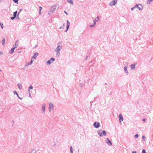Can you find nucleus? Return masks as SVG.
<instances>
[{"label": "nucleus", "instance_id": "1", "mask_svg": "<svg viewBox=\"0 0 153 153\" xmlns=\"http://www.w3.org/2000/svg\"><path fill=\"white\" fill-rule=\"evenodd\" d=\"M98 133L99 134L100 136L101 137L102 136V133H101V130H99L98 131ZM102 135L105 136L106 134L105 131H103L102 133Z\"/></svg>", "mask_w": 153, "mask_h": 153}, {"label": "nucleus", "instance_id": "2", "mask_svg": "<svg viewBox=\"0 0 153 153\" xmlns=\"http://www.w3.org/2000/svg\"><path fill=\"white\" fill-rule=\"evenodd\" d=\"M135 7H137L138 8V9L141 10L142 9L143 7L141 4H139L136 5L135 6Z\"/></svg>", "mask_w": 153, "mask_h": 153}, {"label": "nucleus", "instance_id": "3", "mask_svg": "<svg viewBox=\"0 0 153 153\" xmlns=\"http://www.w3.org/2000/svg\"><path fill=\"white\" fill-rule=\"evenodd\" d=\"M94 126L95 128H98L100 126V125L99 123L97 122H95L94 123Z\"/></svg>", "mask_w": 153, "mask_h": 153}, {"label": "nucleus", "instance_id": "4", "mask_svg": "<svg viewBox=\"0 0 153 153\" xmlns=\"http://www.w3.org/2000/svg\"><path fill=\"white\" fill-rule=\"evenodd\" d=\"M119 119L120 122L121 123V122L123 121V118L122 114H119Z\"/></svg>", "mask_w": 153, "mask_h": 153}, {"label": "nucleus", "instance_id": "5", "mask_svg": "<svg viewBox=\"0 0 153 153\" xmlns=\"http://www.w3.org/2000/svg\"><path fill=\"white\" fill-rule=\"evenodd\" d=\"M49 105L50 111L51 110H53V104L52 103H49Z\"/></svg>", "mask_w": 153, "mask_h": 153}, {"label": "nucleus", "instance_id": "6", "mask_svg": "<svg viewBox=\"0 0 153 153\" xmlns=\"http://www.w3.org/2000/svg\"><path fill=\"white\" fill-rule=\"evenodd\" d=\"M116 1H112L110 3V5L111 6H113L115 4V2Z\"/></svg>", "mask_w": 153, "mask_h": 153}, {"label": "nucleus", "instance_id": "7", "mask_svg": "<svg viewBox=\"0 0 153 153\" xmlns=\"http://www.w3.org/2000/svg\"><path fill=\"white\" fill-rule=\"evenodd\" d=\"M62 48V47L61 46H58L57 48H56V51L57 52L58 51H59Z\"/></svg>", "mask_w": 153, "mask_h": 153}, {"label": "nucleus", "instance_id": "8", "mask_svg": "<svg viewBox=\"0 0 153 153\" xmlns=\"http://www.w3.org/2000/svg\"><path fill=\"white\" fill-rule=\"evenodd\" d=\"M38 53H35L34 54L33 56L32 57V58L34 59H36V57L38 56Z\"/></svg>", "mask_w": 153, "mask_h": 153}, {"label": "nucleus", "instance_id": "9", "mask_svg": "<svg viewBox=\"0 0 153 153\" xmlns=\"http://www.w3.org/2000/svg\"><path fill=\"white\" fill-rule=\"evenodd\" d=\"M33 63V60H31V62L30 63H29L28 62L25 65V67H27V66H28L29 65H31L32 64V63Z\"/></svg>", "mask_w": 153, "mask_h": 153}, {"label": "nucleus", "instance_id": "10", "mask_svg": "<svg viewBox=\"0 0 153 153\" xmlns=\"http://www.w3.org/2000/svg\"><path fill=\"white\" fill-rule=\"evenodd\" d=\"M107 140H108V141L106 143L109 145H111L112 143L111 142V141L109 140L107 138Z\"/></svg>", "mask_w": 153, "mask_h": 153}, {"label": "nucleus", "instance_id": "11", "mask_svg": "<svg viewBox=\"0 0 153 153\" xmlns=\"http://www.w3.org/2000/svg\"><path fill=\"white\" fill-rule=\"evenodd\" d=\"M15 49V48L14 47L12 48V49L10 51L9 53H12L14 51Z\"/></svg>", "mask_w": 153, "mask_h": 153}, {"label": "nucleus", "instance_id": "12", "mask_svg": "<svg viewBox=\"0 0 153 153\" xmlns=\"http://www.w3.org/2000/svg\"><path fill=\"white\" fill-rule=\"evenodd\" d=\"M45 104H43L42 108L43 109V111L44 112H45Z\"/></svg>", "mask_w": 153, "mask_h": 153}, {"label": "nucleus", "instance_id": "13", "mask_svg": "<svg viewBox=\"0 0 153 153\" xmlns=\"http://www.w3.org/2000/svg\"><path fill=\"white\" fill-rule=\"evenodd\" d=\"M67 22H68V23H67V29H66V30H67L69 27V21L68 20L67 21Z\"/></svg>", "mask_w": 153, "mask_h": 153}, {"label": "nucleus", "instance_id": "14", "mask_svg": "<svg viewBox=\"0 0 153 153\" xmlns=\"http://www.w3.org/2000/svg\"><path fill=\"white\" fill-rule=\"evenodd\" d=\"M18 45V41H16L15 43V47H14L15 48H17Z\"/></svg>", "mask_w": 153, "mask_h": 153}, {"label": "nucleus", "instance_id": "15", "mask_svg": "<svg viewBox=\"0 0 153 153\" xmlns=\"http://www.w3.org/2000/svg\"><path fill=\"white\" fill-rule=\"evenodd\" d=\"M5 38H4L3 39V40L1 42L2 44L3 45L5 44Z\"/></svg>", "mask_w": 153, "mask_h": 153}, {"label": "nucleus", "instance_id": "16", "mask_svg": "<svg viewBox=\"0 0 153 153\" xmlns=\"http://www.w3.org/2000/svg\"><path fill=\"white\" fill-rule=\"evenodd\" d=\"M17 11H16L14 12L13 16H14V17H16V16L17 14Z\"/></svg>", "mask_w": 153, "mask_h": 153}, {"label": "nucleus", "instance_id": "17", "mask_svg": "<svg viewBox=\"0 0 153 153\" xmlns=\"http://www.w3.org/2000/svg\"><path fill=\"white\" fill-rule=\"evenodd\" d=\"M18 87L19 89H22V86L21 84H18Z\"/></svg>", "mask_w": 153, "mask_h": 153}, {"label": "nucleus", "instance_id": "18", "mask_svg": "<svg viewBox=\"0 0 153 153\" xmlns=\"http://www.w3.org/2000/svg\"><path fill=\"white\" fill-rule=\"evenodd\" d=\"M135 65H131V68L132 69H134V68H135Z\"/></svg>", "mask_w": 153, "mask_h": 153}, {"label": "nucleus", "instance_id": "19", "mask_svg": "<svg viewBox=\"0 0 153 153\" xmlns=\"http://www.w3.org/2000/svg\"><path fill=\"white\" fill-rule=\"evenodd\" d=\"M153 0H148L147 2V4H149Z\"/></svg>", "mask_w": 153, "mask_h": 153}, {"label": "nucleus", "instance_id": "20", "mask_svg": "<svg viewBox=\"0 0 153 153\" xmlns=\"http://www.w3.org/2000/svg\"><path fill=\"white\" fill-rule=\"evenodd\" d=\"M127 67H125L124 68V70L125 71V72L126 73H128V71H127Z\"/></svg>", "mask_w": 153, "mask_h": 153}, {"label": "nucleus", "instance_id": "21", "mask_svg": "<svg viewBox=\"0 0 153 153\" xmlns=\"http://www.w3.org/2000/svg\"><path fill=\"white\" fill-rule=\"evenodd\" d=\"M68 1L71 3L72 4H73V1L72 0H68Z\"/></svg>", "mask_w": 153, "mask_h": 153}, {"label": "nucleus", "instance_id": "22", "mask_svg": "<svg viewBox=\"0 0 153 153\" xmlns=\"http://www.w3.org/2000/svg\"><path fill=\"white\" fill-rule=\"evenodd\" d=\"M52 9V10H53V11H54L56 10V7L53 6L51 9Z\"/></svg>", "mask_w": 153, "mask_h": 153}, {"label": "nucleus", "instance_id": "23", "mask_svg": "<svg viewBox=\"0 0 153 153\" xmlns=\"http://www.w3.org/2000/svg\"><path fill=\"white\" fill-rule=\"evenodd\" d=\"M0 24L1 28L3 29V23H1Z\"/></svg>", "mask_w": 153, "mask_h": 153}, {"label": "nucleus", "instance_id": "24", "mask_svg": "<svg viewBox=\"0 0 153 153\" xmlns=\"http://www.w3.org/2000/svg\"><path fill=\"white\" fill-rule=\"evenodd\" d=\"M50 60H48L47 62V64H49V65H50L51 63V62H50Z\"/></svg>", "mask_w": 153, "mask_h": 153}, {"label": "nucleus", "instance_id": "25", "mask_svg": "<svg viewBox=\"0 0 153 153\" xmlns=\"http://www.w3.org/2000/svg\"><path fill=\"white\" fill-rule=\"evenodd\" d=\"M50 60L52 62H53L55 60V59L53 58H51Z\"/></svg>", "mask_w": 153, "mask_h": 153}, {"label": "nucleus", "instance_id": "26", "mask_svg": "<svg viewBox=\"0 0 153 153\" xmlns=\"http://www.w3.org/2000/svg\"><path fill=\"white\" fill-rule=\"evenodd\" d=\"M138 137V134H136L135 135L134 137L135 138H137Z\"/></svg>", "mask_w": 153, "mask_h": 153}, {"label": "nucleus", "instance_id": "27", "mask_svg": "<svg viewBox=\"0 0 153 153\" xmlns=\"http://www.w3.org/2000/svg\"><path fill=\"white\" fill-rule=\"evenodd\" d=\"M13 0V1H14V2H15V3H18V1L19 0Z\"/></svg>", "mask_w": 153, "mask_h": 153}, {"label": "nucleus", "instance_id": "28", "mask_svg": "<svg viewBox=\"0 0 153 153\" xmlns=\"http://www.w3.org/2000/svg\"><path fill=\"white\" fill-rule=\"evenodd\" d=\"M39 11H41L42 10V7H41V6H40L39 7Z\"/></svg>", "mask_w": 153, "mask_h": 153}, {"label": "nucleus", "instance_id": "29", "mask_svg": "<svg viewBox=\"0 0 153 153\" xmlns=\"http://www.w3.org/2000/svg\"><path fill=\"white\" fill-rule=\"evenodd\" d=\"M70 151H71V152H72V153H73V151H72V147L71 146V147Z\"/></svg>", "mask_w": 153, "mask_h": 153}, {"label": "nucleus", "instance_id": "30", "mask_svg": "<svg viewBox=\"0 0 153 153\" xmlns=\"http://www.w3.org/2000/svg\"><path fill=\"white\" fill-rule=\"evenodd\" d=\"M142 153H146L145 150L144 149H143L142 151Z\"/></svg>", "mask_w": 153, "mask_h": 153}, {"label": "nucleus", "instance_id": "31", "mask_svg": "<svg viewBox=\"0 0 153 153\" xmlns=\"http://www.w3.org/2000/svg\"><path fill=\"white\" fill-rule=\"evenodd\" d=\"M33 88L32 85H30L29 88V89H32Z\"/></svg>", "mask_w": 153, "mask_h": 153}, {"label": "nucleus", "instance_id": "32", "mask_svg": "<svg viewBox=\"0 0 153 153\" xmlns=\"http://www.w3.org/2000/svg\"><path fill=\"white\" fill-rule=\"evenodd\" d=\"M142 138H143V140H145V136H143Z\"/></svg>", "mask_w": 153, "mask_h": 153}, {"label": "nucleus", "instance_id": "33", "mask_svg": "<svg viewBox=\"0 0 153 153\" xmlns=\"http://www.w3.org/2000/svg\"><path fill=\"white\" fill-rule=\"evenodd\" d=\"M14 93H15L16 94L17 96H18V94L17 93L16 91H14Z\"/></svg>", "mask_w": 153, "mask_h": 153}, {"label": "nucleus", "instance_id": "34", "mask_svg": "<svg viewBox=\"0 0 153 153\" xmlns=\"http://www.w3.org/2000/svg\"><path fill=\"white\" fill-rule=\"evenodd\" d=\"M15 18V17H14V16H13V17H11V19L13 20V19H14V18Z\"/></svg>", "mask_w": 153, "mask_h": 153}, {"label": "nucleus", "instance_id": "35", "mask_svg": "<svg viewBox=\"0 0 153 153\" xmlns=\"http://www.w3.org/2000/svg\"><path fill=\"white\" fill-rule=\"evenodd\" d=\"M135 7H133L131 8V10H133L134 8H135Z\"/></svg>", "mask_w": 153, "mask_h": 153}, {"label": "nucleus", "instance_id": "36", "mask_svg": "<svg viewBox=\"0 0 153 153\" xmlns=\"http://www.w3.org/2000/svg\"><path fill=\"white\" fill-rule=\"evenodd\" d=\"M143 121H144V122H145L146 121V119H143Z\"/></svg>", "mask_w": 153, "mask_h": 153}, {"label": "nucleus", "instance_id": "37", "mask_svg": "<svg viewBox=\"0 0 153 153\" xmlns=\"http://www.w3.org/2000/svg\"><path fill=\"white\" fill-rule=\"evenodd\" d=\"M136 152L135 151H133L132 152V153H136Z\"/></svg>", "mask_w": 153, "mask_h": 153}, {"label": "nucleus", "instance_id": "38", "mask_svg": "<svg viewBox=\"0 0 153 153\" xmlns=\"http://www.w3.org/2000/svg\"><path fill=\"white\" fill-rule=\"evenodd\" d=\"M96 24V22L95 21H94V25H95Z\"/></svg>", "mask_w": 153, "mask_h": 153}, {"label": "nucleus", "instance_id": "39", "mask_svg": "<svg viewBox=\"0 0 153 153\" xmlns=\"http://www.w3.org/2000/svg\"><path fill=\"white\" fill-rule=\"evenodd\" d=\"M41 11H39V15H41Z\"/></svg>", "mask_w": 153, "mask_h": 153}, {"label": "nucleus", "instance_id": "40", "mask_svg": "<svg viewBox=\"0 0 153 153\" xmlns=\"http://www.w3.org/2000/svg\"><path fill=\"white\" fill-rule=\"evenodd\" d=\"M97 18V21H98L99 19V17H98Z\"/></svg>", "mask_w": 153, "mask_h": 153}, {"label": "nucleus", "instance_id": "41", "mask_svg": "<svg viewBox=\"0 0 153 153\" xmlns=\"http://www.w3.org/2000/svg\"><path fill=\"white\" fill-rule=\"evenodd\" d=\"M64 12H65V13L66 14H67V15L68 14H67V12H66V11H64Z\"/></svg>", "mask_w": 153, "mask_h": 153}, {"label": "nucleus", "instance_id": "42", "mask_svg": "<svg viewBox=\"0 0 153 153\" xmlns=\"http://www.w3.org/2000/svg\"><path fill=\"white\" fill-rule=\"evenodd\" d=\"M90 27H92V25H90Z\"/></svg>", "mask_w": 153, "mask_h": 153}, {"label": "nucleus", "instance_id": "43", "mask_svg": "<svg viewBox=\"0 0 153 153\" xmlns=\"http://www.w3.org/2000/svg\"><path fill=\"white\" fill-rule=\"evenodd\" d=\"M0 71H1V70H0Z\"/></svg>", "mask_w": 153, "mask_h": 153}]
</instances>
